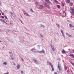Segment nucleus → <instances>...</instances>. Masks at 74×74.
Here are the masks:
<instances>
[{"mask_svg":"<svg viewBox=\"0 0 74 74\" xmlns=\"http://www.w3.org/2000/svg\"><path fill=\"white\" fill-rule=\"evenodd\" d=\"M58 69L60 71H61L62 70V67H61V65L60 64L58 63Z\"/></svg>","mask_w":74,"mask_h":74,"instance_id":"f257e3e1","label":"nucleus"},{"mask_svg":"<svg viewBox=\"0 0 74 74\" xmlns=\"http://www.w3.org/2000/svg\"><path fill=\"white\" fill-rule=\"evenodd\" d=\"M30 51H32V52H34V53L35 52H36V49L35 48H34L31 49Z\"/></svg>","mask_w":74,"mask_h":74,"instance_id":"f03ea898","label":"nucleus"},{"mask_svg":"<svg viewBox=\"0 0 74 74\" xmlns=\"http://www.w3.org/2000/svg\"><path fill=\"white\" fill-rule=\"evenodd\" d=\"M23 11L24 15H26V16H28L29 15V14H27V13L25 12V11L23 10Z\"/></svg>","mask_w":74,"mask_h":74,"instance_id":"7ed1b4c3","label":"nucleus"},{"mask_svg":"<svg viewBox=\"0 0 74 74\" xmlns=\"http://www.w3.org/2000/svg\"><path fill=\"white\" fill-rule=\"evenodd\" d=\"M51 48H52V50L53 51H55V48L52 45H51Z\"/></svg>","mask_w":74,"mask_h":74,"instance_id":"20e7f679","label":"nucleus"},{"mask_svg":"<svg viewBox=\"0 0 74 74\" xmlns=\"http://www.w3.org/2000/svg\"><path fill=\"white\" fill-rule=\"evenodd\" d=\"M72 14L73 15H74V9H72V12H71Z\"/></svg>","mask_w":74,"mask_h":74,"instance_id":"39448f33","label":"nucleus"},{"mask_svg":"<svg viewBox=\"0 0 74 74\" xmlns=\"http://www.w3.org/2000/svg\"><path fill=\"white\" fill-rule=\"evenodd\" d=\"M48 63H49V65H50V66H51V67H52L53 66H52V63L49 62H48Z\"/></svg>","mask_w":74,"mask_h":74,"instance_id":"423d86ee","label":"nucleus"},{"mask_svg":"<svg viewBox=\"0 0 74 74\" xmlns=\"http://www.w3.org/2000/svg\"><path fill=\"white\" fill-rule=\"evenodd\" d=\"M61 33H62V34L63 36L64 37V38L65 36H64V33H63V30H61Z\"/></svg>","mask_w":74,"mask_h":74,"instance_id":"0eeeda50","label":"nucleus"},{"mask_svg":"<svg viewBox=\"0 0 74 74\" xmlns=\"http://www.w3.org/2000/svg\"><path fill=\"white\" fill-rule=\"evenodd\" d=\"M38 52L39 53H45V51L44 50H42V51H38Z\"/></svg>","mask_w":74,"mask_h":74,"instance_id":"6e6552de","label":"nucleus"},{"mask_svg":"<svg viewBox=\"0 0 74 74\" xmlns=\"http://www.w3.org/2000/svg\"><path fill=\"white\" fill-rule=\"evenodd\" d=\"M69 56H72L73 58H74V55H73V54H70Z\"/></svg>","mask_w":74,"mask_h":74,"instance_id":"1a4fd4ad","label":"nucleus"},{"mask_svg":"<svg viewBox=\"0 0 74 74\" xmlns=\"http://www.w3.org/2000/svg\"><path fill=\"white\" fill-rule=\"evenodd\" d=\"M62 52V53L63 54H64V53H65V51H64V50L63 49Z\"/></svg>","mask_w":74,"mask_h":74,"instance_id":"9d476101","label":"nucleus"},{"mask_svg":"<svg viewBox=\"0 0 74 74\" xmlns=\"http://www.w3.org/2000/svg\"><path fill=\"white\" fill-rule=\"evenodd\" d=\"M39 6L40 7L41 9H42V8H43V7H44V6L42 5H39Z\"/></svg>","mask_w":74,"mask_h":74,"instance_id":"9b49d317","label":"nucleus"},{"mask_svg":"<svg viewBox=\"0 0 74 74\" xmlns=\"http://www.w3.org/2000/svg\"><path fill=\"white\" fill-rule=\"evenodd\" d=\"M45 1L47 2V3H50V1H49V0H45Z\"/></svg>","mask_w":74,"mask_h":74,"instance_id":"f8f14e48","label":"nucleus"},{"mask_svg":"<svg viewBox=\"0 0 74 74\" xmlns=\"http://www.w3.org/2000/svg\"><path fill=\"white\" fill-rule=\"evenodd\" d=\"M17 69H20V65L19 64L18 65Z\"/></svg>","mask_w":74,"mask_h":74,"instance_id":"ddd939ff","label":"nucleus"},{"mask_svg":"<svg viewBox=\"0 0 74 74\" xmlns=\"http://www.w3.org/2000/svg\"><path fill=\"white\" fill-rule=\"evenodd\" d=\"M7 62H4L3 63V64L5 65H7Z\"/></svg>","mask_w":74,"mask_h":74,"instance_id":"4468645a","label":"nucleus"},{"mask_svg":"<svg viewBox=\"0 0 74 74\" xmlns=\"http://www.w3.org/2000/svg\"><path fill=\"white\" fill-rule=\"evenodd\" d=\"M73 5V3L71 2L70 4V6H72Z\"/></svg>","mask_w":74,"mask_h":74,"instance_id":"2eb2a0df","label":"nucleus"},{"mask_svg":"<svg viewBox=\"0 0 74 74\" xmlns=\"http://www.w3.org/2000/svg\"><path fill=\"white\" fill-rule=\"evenodd\" d=\"M1 22H3V23H5V21H4L3 20H1Z\"/></svg>","mask_w":74,"mask_h":74,"instance_id":"dca6fc26","label":"nucleus"},{"mask_svg":"<svg viewBox=\"0 0 74 74\" xmlns=\"http://www.w3.org/2000/svg\"><path fill=\"white\" fill-rule=\"evenodd\" d=\"M66 2L67 3H69L70 2V0H66Z\"/></svg>","mask_w":74,"mask_h":74,"instance_id":"f3484780","label":"nucleus"},{"mask_svg":"<svg viewBox=\"0 0 74 74\" xmlns=\"http://www.w3.org/2000/svg\"><path fill=\"white\" fill-rule=\"evenodd\" d=\"M67 66H65L64 67V69H65V71H66V70H67Z\"/></svg>","mask_w":74,"mask_h":74,"instance_id":"a211bd4d","label":"nucleus"},{"mask_svg":"<svg viewBox=\"0 0 74 74\" xmlns=\"http://www.w3.org/2000/svg\"><path fill=\"white\" fill-rule=\"evenodd\" d=\"M57 7H58V8H60V5H57Z\"/></svg>","mask_w":74,"mask_h":74,"instance_id":"6ab92c4d","label":"nucleus"},{"mask_svg":"<svg viewBox=\"0 0 74 74\" xmlns=\"http://www.w3.org/2000/svg\"><path fill=\"white\" fill-rule=\"evenodd\" d=\"M56 25H57V26L58 27H60V25H59L58 24L56 23Z\"/></svg>","mask_w":74,"mask_h":74,"instance_id":"aec40b11","label":"nucleus"},{"mask_svg":"<svg viewBox=\"0 0 74 74\" xmlns=\"http://www.w3.org/2000/svg\"><path fill=\"white\" fill-rule=\"evenodd\" d=\"M68 36L69 37H72V36H71V35H70L69 34L68 35Z\"/></svg>","mask_w":74,"mask_h":74,"instance_id":"412c9836","label":"nucleus"},{"mask_svg":"<svg viewBox=\"0 0 74 74\" xmlns=\"http://www.w3.org/2000/svg\"><path fill=\"white\" fill-rule=\"evenodd\" d=\"M40 26L41 27H45V26L44 25H43L42 24L40 25Z\"/></svg>","mask_w":74,"mask_h":74,"instance_id":"4be33fe9","label":"nucleus"},{"mask_svg":"<svg viewBox=\"0 0 74 74\" xmlns=\"http://www.w3.org/2000/svg\"><path fill=\"white\" fill-rule=\"evenodd\" d=\"M33 60H34V62H35V63H36V62H37V60H36L35 59H33Z\"/></svg>","mask_w":74,"mask_h":74,"instance_id":"5701e85b","label":"nucleus"},{"mask_svg":"<svg viewBox=\"0 0 74 74\" xmlns=\"http://www.w3.org/2000/svg\"><path fill=\"white\" fill-rule=\"evenodd\" d=\"M69 26L71 27H73V26L71 24H69Z\"/></svg>","mask_w":74,"mask_h":74,"instance_id":"b1692460","label":"nucleus"},{"mask_svg":"<svg viewBox=\"0 0 74 74\" xmlns=\"http://www.w3.org/2000/svg\"><path fill=\"white\" fill-rule=\"evenodd\" d=\"M30 10L31 11H32L33 12H34L33 11V10H32V8L30 9Z\"/></svg>","mask_w":74,"mask_h":74,"instance_id":"393cba45","label":"nucleus"},{"mask_svg":"<svg viewBox=\"0 0 74 74\" xmlns=\"http://www.w3.org/2000/svg\"><path fill=\"white\" fill-rule=\"evenodd\" d=\"M70 63H71V64L73 65V66H74V63H73L71 62Z\"/></svg>","mask_w":74,"mask_h":74,"instance_id":"a878e982","label":"nucleus"},{"mask_svg":"<svg viewBox=\"0 0 74 74\" xmlns=\"http://www.w3.org/2000/svg\"><path fill=\"white\" fill-rule=\"evenodd\" d=\"M46 7H47V8H49V5H47L46 6Z\"/></svg>","mask_w":74,"mask_h":74,"instance_id":"bb28decb","label":"nucleus"},{"mask_svg":"<svg viewBox=\"0 0 74 74\" xmlns=\"http://www.w3.org/2000/svg\"><path fill=\"white\" fill-rule=\"evenodd\" d=\"M54 1L55 2H56V3H58V1H57V0H54Z\"/></svg>","mask_w":74,"mask_h":74,"instance_id":"cd10ccee","label":"nucleus"},{"mask_svg":"<svg viewBox=\"0 0 74 74\" xmlns=\"http://www.w3.org/2000/svg\"><path fill=\"white\" fill-rule=\"evenodd\" d=\"M47 5V4L46 3H45V4H44V5H45V7H46Z\"/></svg>","mask_w":74,"mask_h":74,"instance_id":"c85d7f7f","label":"nucleus"},{"mask_svg":"<svg viewBox=\"0 0 74 74\" xmlns=\"http://www.w3.org/2000/svg\"><path fill=\"white\" fill-rule=\"evenodd\" d=\"M51 68H52V70H53V71H54V70L53 69V66H52V67H51Z\"/></svg>","mask_w":74,"mask_h":74,"instance_id":"c756f323","label":"nucleus"},{"mask_svg":"<svg viewBox=\"0 0 74 74\" xmlns=\"http://www.w3.org/2000/svg\"><path fill=\"white\" fill-rule=\"evenodd\" d=\"M23 73H24V72L23 71H21V73L22 74H23Z\"/></svg>","mask_w":74,"mask_h":74,"instance_id":"7c9ffc66","label":"nucleus"},{"mask_svg":"<svg viewBox=\"0 0 74 74\" xmlns=\"http://www.w3.org/2000/svg\"><path fill=\"white\" fill-rule=\"evenodd\" d=\"M41 37H42H42H43V36H42V35H41V34H40V35Z\"/></svg>","mask_w":74,"mask_h":74,"instance_id":"2f4dec72","label":"nucleus"},{"mask_svg":"<svg viewBox=\"0 0 74 74\" xmlns=\"http://www.w3.org/2000/svg\"><path fill=\"white\" fill-rule=\"evenodd\" d=\"M32 1V0H28V2H30Z\"/></svg>","mask_w":74,"mask_h":74,"instance_id":"473e14b6","label":"nucleus"},{"mask_svg":"<svg viewBox=\"0 0 74 74\" xmlns=\"http://www.w3.org/2000/svg\"><path fill=\"white\" fill-rule=\"evenodd\" d=\"M1 17L2 18H3V19H4V16H1Z\"/></svg>","mask_w":74,"mask_h":74,"instance_id":"72a5a7b5","label":"nucleus"},{"mask_svg":"<svg viewBox=\"0 0 74 74\" xmlns=\"http://www.w3.org/2000/svg\"><path fill=\"white\" fill-rule=\"evenodd\" d=\"M5 19H7V17L5 16Z\"/></svg>","mask_w":74,"mask_h":74,"instance_id":"f704fd0d","label":"nucleus"},{"mask_svg":"<svg viewBox=\"0 0 74 74\" xmlns=\"http://www.w3.org/2000/svg\"><path fill=\"white\" fill-rule=\"evenodd\" d=\"M2 15H4V13H3V12H2Z\"/></svg>","mask_w":74,"mask_h":74,"instance_id":"c9c22d12","label":"nucleus"},{"mask_svg":"<svg viewBox=\"0 0 74 74\" xmlns=\"http://www.w3.org/2000/svg\"><path fill=\"white\" fill-rule=\"evenodd\" d=\"M11 59H12V60H14V58L13 57V58L11 57Z\"/></svg>","mask_w":74,"mask_h":74,"instance_id":"e433bc0d","label":"nucleus"},{"mask_svg":"<svg viewBox=\"0 0 74 74\" xmlns=\"http://www.w3.org/2000/svg\"><path fill=\"white\" fill-rule=\"evenodd\" d=\"M4 74H9V73L7 72L6 73H4Z\"/></svg>","mask_w":74,"mask_h":74,"instance_id":"4c0bfd02","label":"nucleus"},{"mask_svg":"<svg viewBox=\"0 0 74 74\" xmlns=\"http://www.w3.org/2000/svg\"><path fill=\"white\" fill-rule=\"evenodd\" d=\"M38 4V2H36V4Z\"/></svg>","mask_w":74,"mask_h":74,"instance_id":"58836bf2","label":"nucleus"},{"mask_svg":"<svg viewBox=\"0 0 74 74\" xmlns=\"http://www.w3.org/2000/svg\"><path fill=\"white\" fill-rule=\"evenodd\" d=\"M13 64H14V66H15V63L13 62Z\"/></svg>","mask_w":74,"mask_h":74,"instance_id":"ea45409f","label":"nucleus"},{"mask_svg":"<svg viewBox=\"0 0 74 74\" xmlns=\"http://www.w3.org/2000/svg\"><path fill=\"white\" fill-rule=\"evenodd\" d=\"M64 13H65V11H63V14H64Z\"/></svg>","mask_w":74,"mask_h":74,"instance_id":"a19ab883","label":"nucleus"},{"mask_svg":"<svg viewBox=\"0 0 74 74\" xmlns=\"http://www.w3.org/2000/svg\"><path fill=\"white\" fill-rule=\"evenodd\" d=\"M67 72L68 73H69V70H67Z\"/></svg>","mask_w":74,"mask_h":74,"instance_id":"79ce46f5","label":"nucleus"},{"mask_svg":"<svg viewBox=\"0 0 74 74\" xmlns=\"http://www.w3.org/2000/svg\"><path fill=\"white\" fill-rule=\"evenodd\" d=\"M10 14H11V15H12V14H13V13H10Z\"/></svg>","mask_w":74,"mask_h":74,"instance_id":"37998d69","label":"nucleus"},{"mask_svg":"<svg viewBox=\"0 0 74 74\" xmlns=\"http://www.w3.org/2000/svg\"><path fill=\"white\" fill-rule=\"evenodd\" d=\"M10 31L9 30H8V32H10Z\"/></svg>","mask_w":74,"mask_h":74,"instance_id":"c03bdc74","label":"nucleus"},{"mask_svg":"<svg viewBox=\"0 0 74 74\" xmlns=\"http://www.w3.org/2000/svg\"><path fill=\"white\" fill-rule=\"evenodd\" d=\"M67 34H68V33H66V35H67Z\"/></svg>","mask_w":74,"mask_h":74,"instance_id":"a18cd8bd","label":"nucleus"},{"mask_svg":"<svg viewBox=\"0 0 74 74\" xmlns=\"http://www.w3.org/2000/svg\"><path fill=\"white\" fill-rule=\"evenodd\" d=\"M38 47H39V46H40V45H38Z\"/></svg>","mask_w":74,"mask_h":74,"instance_id":"49530a36","label":"nucleus"},{"mask_svg":"<svg viewBox=\"0 0 74 74\" xmlns=\"http://www.w3.org/2000/svg\"><path fill=\"white\" fill-rule=\"evenodd\" d=\"M1 42V41L0 40V42Z\"/></svg>","mask_w":74,"mask_h":74,"instance_id":"de8ad7c7","label":"nucleus"},{"mask_svg":"<svg viewBox=\"0 0 74 74\" xmlns=\"http://www.w3.org/2000/svg\"><path fill=\"white\" fill-rule=\"evenodd\" d=\"M0 15H1V13L0 12Z\"/></svg>","mask_w":74,"mask_h":74,"instance_id":"09e8293b","label":"nucleus"},{"mask_svg":"<svg viewBox=\"0 0 74 74\" xmlns=\"http://www.w3.org/2000/svg\"><path fill=\"white\" fill-rule=\"evenodd\" d=\"M28 16H30V15H28Z\"/></svg>","mask_w":74,"mask_h":74,"instance_id":"8fccbe9b","label":"nucleus"},{"mask_svg":"<svg viewBox=\"0 0 74 74\" xmlns=\"http://www.w3.org/2000/svg\"><path fill=\"white\" fill-rule=\"evenodd\" d=\"M21 23H22V21H21Z\"/></svg>","mask_w":74,"mask_h":74,"instance_id":"3c124183","label":"nucleus"}]
</instances>
